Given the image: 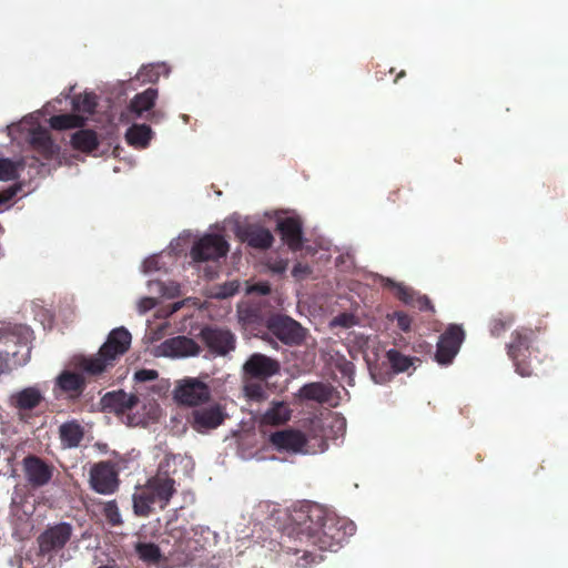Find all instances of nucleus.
<instances>
[{
  "label": "nucleus",
  "instance_id": "1",
  "mask_svg": "<svg viewBox=\"0 0 568 568\" xmlns=\"http://www.w3.org/2000/svg\"><path fill=\"white\" fill-rule=\"evenodd\" d=\"M267 527L280 532V548L286 560L298 568H308L323 560L320 551H337L356 531V525L322 505L302 501L288 510L273 508Z\"/></svg>",
  "mask_w": 568,
  "mask_h": 568
},
{
  "label": "nucleus",
  "instance_id": "2",
  "mask_svg": "<svg viewBox=\"0 0 568 568\" xmlns=\"http://www.w3.org/2000/svg\"><path fill=\"white\" fill-rule=\"evenodd\" d=\"M131 339V334L126 328H114L95 355L77 357L75 366L89 375L101 374L129 349Z\"/></svg>",
  "mask_w": 568,
  "mask_h": 568
},
{
  "label": "nucleus",
  "instance_id": "3",
  "mask_svg": "<svg viewBox=\"0 0 568 568\" xmlns=\"http://www.w3.org/2000/svg\"><path fill=\"white\" fill-rule=\"evenodd\" d=\"M175 491V480L166 475L164 464H161L158 474L148 480L145 488L133 495L134 513L148 515L156 504L164 508Z\"/></svg>",
  "mask_w": 568,
  "mask_h": 568
},
{
  "label": "nucleus",
  "instance_id": "4",
  "mask_svg": "<svg viewBox=\"0 0 568 568\" xmlns=\"http://www.w3.org/2000/svg\"><path fill=\"white\" fill-rule=\"evenodd\" d=\"M270 443L276 450L294 455H313L327 449V443L322 437L310 438L294 428L272 433Z\"/></svg>",
  "mask_w": 568,
  "mask_h": 568
},
{
  "label": "nucleus",
  "instance_id": "5",
  "mask_svg": "<svg viewBox=\"0 0 568 568\" xmlns=\"http://www.w3.org/2000/svg\"><path fill=\"white\" fill-rule=\"evenodd\" d=\"M171 537L174 540L175 550L192 555L206 546L217 542V534L207 526H192L190 528L178 527L171 530Z\"/></svg>",
  "mask_w": 568,
  "mask_h": 568
},
{
  "label": "nucleus",
  "instance_id": "6",
  "mask_svg": "<svg viewBox=\"0 0 568 568\" xmlns=\"http://www.w3.org/2000/svg\"><path fill=\"white\" fill-rule=\"evenodd\" d=\"M169 388L166 381H161L151 387L134 386V393H125L124 390H115L106 393L102 403L105 407L113 409L118 414H123L135 407L142 397L152 394L162 395Z\"/></svg>",
  "mask_w": 568,
  "mask_h": 568
},
{
  "label": "nucleus",
  "instance_id": "7",
  "mask_svg": "<svg viewBox=\"0 0 568 568\" xmlns=\"http://www.w3.org/2000/svg\"><path fill=\"white\" fill-rule=\"evenodd\" d=\"M229 252V243L220 234L206 233L193 242L191 257L194 262L216 263L225 257Z\"/></svg>",
  "mask_w": 568,
  "mask_h": 568
},
{
  "label": "nucleus",
  "instance_id": "8",
  "mask_svg": "<svg viewBox=\"0 0 568 568\" xmlns=\"http://www.w3.org/2000/svg\"><path fill=\"white\" fill-rule=\"evenodd\" d=\"M464 339L465 332L462 326L450 324L437 342L435 361L442 366L450 365L457 356Z\"/></svg>",
  "mask_w": 568,
  "mask_h": 568
},
{
  "label": "nucleus",
  "instance_id": "9",
  "mask_svg": "<svg viewBox=\"0 0 568 568\" xmlns=\"http://www.w3.org/2000/svg\"><path fill=\"white\" fill-rule=\"evenodd\" d=\"M72 534L73 527L69 523L61 521L49 526L37 539L40 554L49 557L57 554L67 545Z\"/></svg>",
  "mask_w": 568,
  "mask_h": 568
},
{
  "label": "nucleus",
  "instance_id": "10",
  "mask_svg": "<svg viewBox=\"0 0 568 568\" xmlns=\"http://www.w3.org/2000/svg\"><path fill=\"white\" fill-rule=\"evenodd\" d=\"M173 397L181 405L196 407L210 399V389L196 378H185L178 383Z\"/></svg>",
  "mask_w": 568,
  "mask_h": 568
},
{
  "label": "nucleus",
  "instance_id": "11",
  "mask_svg": "<svg viewBox=\"0 0 568 568\" xmlns=\"http://www.w3.org/2000/svg\"><path fill=\"white\" fill-rule=\"evenodd\" d=\"M191 232L183 231L176 239L172 240L169 245V251L162 254H152L146 257L142 263V272L145 275L165 271L168 265L172 262L171 253L182 252L191 240Z\"/></svg>",
  "mask_w": 568,
  "mask_h": 568
},
{
  "label": "nucleus",
  "instance_id": "12",
  "mask_svg": "<svg viewBox=\"0 0 568 568\" xmlns=\"http://www.w3.org/2000/svg\"><path fill=\"white\" fill-rule=\"evenodd\" d=\"M199 353L200 346L186 336L169 338L153 348V355L156 357L184 358L196 356Z\"/></svg>",
  "mask_w": 568,
  "mask_h": 568
},
{
  "label": "nucleus",
  "instance_id": "13",
  "mask_svg": "<svg viewBox=\"0 0 568 568\" xmlns=\"http://www.w3.org/2000/svg\"><path fill=\"white\" fill-rule=\"evenodd\" d=\"M90 486L98 494H113L119 486L118 474L113 466L103 462L95 464L90 470Z\"/></svg>",
  "mask_w": 568,
  "mask_h": 568
},
{
  "label": "nucleus",
  "instance_id": "14",
  "mask_svg": "<svg viewBox=\"0 0 568 568\" xmlns=\"http://www.w3.org/2000/svg\"><path fill=\"white\" fill-rule=\"evenodd\" d=\"M201 336L211 353L224 356L235 348V336L229 329L205 327Z\"/></svg>",
  "mask_w": 568,
  "mask_h": 568
},
{
  "label": "nucleus",
  "instance_id": "15",
  "mask_svg": "<svg viewBox=\"0 0 568 568\" xmlns=\"http://www.w3.org/2000/svg\"><path fill=\"white\" fill-rule=\"evenodd\" d=\"M225 414L219 404H210L205 407L196 406L192 413L193 428L205 432L219 427L224 420Z\"/></svg>",
  "mask_w": 568,
  "mask_h": 568
},
{
  "label": "nucleus",
  "instance_id": "16",
  "mask_svg": "<svg viewBox=\"0 0 568 568\" xmlns=\"http://www.w3.org/2000/svg\"><path fill=\"white\" fill-rule=\"evenodd\" d=\"M243 371L251 377L266 379L278 373L280 364L266 355L255 353L245 362Z\"/></svg>",
  "mask_w": 568,
  "mask_h": 568
},
{
  "label": "nucleus",
  "instance_id": "17",
  "mask_svg": "<svg viewBox=\"0 0 568 568\" xmlns=\"http://www.w3.org/2000/svg\"><path fill=\"white\" fill-rule=\"evenodd\" d=\"M23 470L28 483L36 487L47 485L52 477V468L36 456L23 459Z\"/></svg>",
  "mask_w": 568,
  "mask_h": 568
},
{
  "label": "nucleus",
  "instance_id": "18",
  "mask_svg": "<svg viewBox=\"0 0 568 568\" xmlns=\"http://www.w3.org/2000/svg\"><path fill=\"white\" fill-rule=\"evenodd\" d=\"M43 399V392L38 386H29L12 393L9 405L22 414L38 407Z\"/></svg>",
  "mask_w": 568,
  "mask_h": 568
},
{
  "label": "nucleus",
  "instance_id": "19",
  "mask_svg": "<svg viewBox=\"0 0 568 568\" xmlns=\"http://www.w3.org/2000/svg\"><path fill=\"white\" fill-rule=\"evenodd\" d=\"M528 335L529 334L527 331H517L515 334V339L508 345V355L514 362L516 372L524 377L531 375V371L527 369L523 364V359L526 357V353L528 352L529 346Z\"/></svg>",
  "mask_w": 568,
  "mask_h": 568
},
{
  "label": "nucleus",
  "instance_id": "20",
  "mask_svg": "<svg viewBox=\"0 0 568 568\" xmlns=\"http://www.w3.org/2000/svg\"><path fill=\"white\" fill-rule=\"evenodd\" d=\"M277 229L287 245L297 250L302 245V222L298 216L290 215L277 219Z\"/></svg>",
  "mask_w": 568,
  "mask_h": 568
},
{
  "label": "nucleus",
  "instance_id": "21",
  "mask_svg": "<svg viewBox=\"0 0 568 568\" xmlns=\"http://www.w3.org/2000/svg\"><path fill=\"white\" fill-rule=\"evenodd\" d=\"M381 283L383 286L390 288L405 304H416L420 310H433L427 296H418L415 301L414 291L405 286L403 283H397L394 280L384 276H381Z\"/></svg>",
  "mask_w": 568,
  "mask_h": 568
},
{
  "label": "nucleus",
  "instance_id": "22",
  "mask_svg": "<svg viewBox=\"0 0 568 568\" xmlns=\"http://www.w3.org/2000/svg\"><path fill=\"white\" fill-rule=\"evenodd\" d=\"M334 389L324 383H310L302 386L297 396L303 400H313L320 404L332 403Z\"/></svg>",
  "mask_w": 568,
  "mask_h": 568
},
{
  "label": "nucleus",
  "instance_id": "23",
  "mask_svg": "<svg viewBox=\"0 0 568 568\" xmlns=\"http://www.w3.org/2000/svg\"><path fill=\"white\" fill-rule=\"evenodd\" d=\"M27 141L31 148L44 159H50L59 150L58 145L51 139L49 131L41 125L37 130H33L32 135Z\"/></svg>",
  "mask_w": 568,
  "mask_h": 568
},
{
  "label": "nucleus",
  "instance_id": "24",
  "mask_svg": "<svg viewBox=\"0 0 568 568\" xmlns=\"http://www.w3.org/2000/svg\"><path fill=\"white\" fill-rule=\"evenodd\" d=\"M40 114L41 112L37 111L26 115L17 123H11L7 125L6 130L8 132V135L11 136L12 140H19L22 138L28 140L32 135L33 130H37L40 126Z\"/></svg>",
  "mask_w": 568,
  "mask_h": 568
},
{
  "label": "nucleus",
  "instance_id": "25",
  "mask_svg": "<svg viewBox=\"0 0 568 568\" xmlns=\"http://www.w3.org/2000/svg\"><path fill=\"white\" fill-rule=\"evenodd\" d=\"M273 331L277 337L286 344L298 343L303 338L301 325L288 317L278 318L273 324Z\"/></svg>",
  "mask_w": 568,
  "mask_h": 568
},
{
  "label": "nucleus",
  "instance_id": "26",
  "mask_svg": "<svg viewBox=\"0 0 568 568\" xmlns=\"http://www.w3.org/2000/svg\"><path fill=\"white\" fill-rule=\"evenodd\" d=\"M158 99V90L149 88L141 93L135 94L130 101L128 111L134 115L135 119L144 118L146 112H150Z\"/></svg>",
  "mask_w": 568,
  "mask_h": 568
},
{
  "label": "nucleus",
  "instance_id": "27",
  "mask_svg": "<svg viewBox=\"0 0 568 568\" xmlns=\"http://www.w3.org/2000/svg\"><path fill=\"white\" fill-rule=\"evenodd\" d=\"M84 429L75 419L68 420L60 425L59 437L63 448H77L82 442Z\"/></svg>",
  "mask_w": 568,
  "mask_h": 568
},
{
  "label": "nucleus",
  "instance_id": "28",
  "mask_svg": "<svg viewBox=\"0 0 568 568\" xmlns=\"http://www.w3.org/2000/svg\"><path fill=\"white\" fill-rule=\"evenodd\" d=\"M153 138V131L148 124H133L125 132L126 142L135 149H145Z\"/></svg>",
  "mask_w": 568,
  "mask_h": 568
},
{
  "label": "nucleus",
  "instance_id": "29",
  "mask_svg": "<svg viewBox=\"0 0 568 568\" xmlns=\"http://www.w3.org/2000/svg\"><path fill=\"white\" fill-rule=\"evenodd\" d=\"M292 410L284 402H272L271 406L262 415L261 423L264 425H280L286 423Z\"/></svg>",
  "mask_w": 568,
  "mask_h": 568
},
{
  "label": "nucleus",
  "instance_id": "30",
  "mask_svg": "<svg viewBox=\"0 0 568 568\" xmlns=\"http://www.w3.org/2000/svg\"><path fill=\"white\" fill-rule=\"evenodd\" d=\"M57 385L63 392L80 394L84 387V378L81 374L65 371L57 377Z\"/></svg>",
  "mask_w": 568,
  "mask_h": 568
},
{
  "label": "nucleus",
  "instance_id": "31",
  "mask_svg": "<svg viewBox=\"0 0 568 568\" xmlns=\"http://www.w3.org/2000/svg\"><path fill=\"white\" fill-rule=\"evenodd\" d=\"M386 357L395 374L407 372L418 361L417 357L404 355L395 348L388 349Z\"/></svg>",
  "mask_w": 568,
  "mask_h": 568
},
{
  "label": "nucleus",
  "instance_id": "32",
  "mask_svg": "<svg viewBox=\"0 0 568 568\" xmlns=\"http://www.w3.org/2000/svg\"><path fill=\"white\" fill-rule=\"evenodd\" d=\"M134 550L139 559L148 565H156L162 558L159 546L153 542L138 541L134 545Z\"/></svg>",
  "mask_w": 568,
  "mask_h": 568
},
{
  "label": "nucleus",
  "instance_id": "33",
  "mask_svg": "<svg viewBox=\"0 0 568 568\" xmlns=\"http://www.w3.org/2000/svg\"><path fill=\"white\" fill-rule=\"evenodd\" d=\"M87 116L79 114H60L51 116L49 123L53 130H68L80 128L84 124Z\"/></svg>",
  "mask_w": 568,
  "mask_h": 568
},
{
  "label": "nucleus",
  "instance_id": "34",
  "mask_svg": "<svg viewBox=\"0 0 568 568\" xmlns=\"http://www.w3.org/2000/svg\"><path fill=\"white\" fill-rule=\"evenodd\" d=\"M72 145L83 152H91L98 146V138L92 130H80L71 138Z\"/></svg>",
  "mask_w": 568,
  "mask_h": 568
},
{
  "label": "nucleus",
  "instance_id": "35",
  "mask_svg": "<svg viewBox=\"0 0 568 568\" xmlns=\"http://www.w3.org/2000/svg\"><path fill=\"white\" fill-rule=\"evenodd\" d=\"M169 68L165 63H151L148 65H143L139 72L136 73V78L139 81L143 83H153L156 82L161 75H168Z\"/></svg>",
  "mask_w": 568,
  "mask_h": 568
},
{
  "label": "nucleus",
  "instance_id": "36",
  "mask_svg": "<svg viewBox=\"0 0 568 568\" xmlns=\"http://www.w3.org/2000/svg\"><path fill=\"white\" fill-rule=\"evenodd\" d=\"M97 97L92 93H84L78 97H74L72 100V109L75 114L90 115L94 112L97 106Z\"/></svg>",
  "mask_w": 568,
  "mask_h": 568
},
{
  "label": "nucleus",
  "instance_id": "37",
  "mask_svg": "<svg viewBox=\"0 0 568 568\" xmlns=\"http://www.w3.org/2000/svg\"><path fill=\"white\" fill-rule=\"evenodd\" d=\"M148 290L152 294L158 293L166 298H173L180 294V285L175 282L162 283L160 281H149Z\"/></svg>",
  "mask_w": 568,
  "mask_h": 568
},
{
  "label": "nucleus",
  "instance_id": "38",
  "mask_svg": "<svg viewBox=\"0 0 568 568\" xmlns=\"http://www.w3.org/2000/svg\"><path fill=\"white\" fill-rule=\"evenodd\" d=\"M247 243L252 247L267 248L273 243V235L266 229H256L248 233Z\"/></svg>",
  "mask_w": 568,
  "mask_h": 568
},
{
  "label": "nucleus",
  "instance_id": "39",
  "mask_svg": "<svg viewBox=\"0 0 568 568\" xmlns=\"http://www.w3.org/2000/svg\"><path fill=\"white\" fill-rule=\"evenodd\" d=\"M21 161L0 159V181H10L17 178Z\"/></svg>",
  "mask_w": 568,
  "mask_h": 568
},
{
  "label": "nucleus",
  "instance_id": "40",
  "mask_svg": "<svg viewBox=\"0 0 568 568\" xmlns=\"http://www.w3.org/2000/svg\"><path fill=\"white\" fill-rule=\"evenodd\" d=\"M245 396L250 400L261 402L266 397V390L264 386L258 382H246L243 387Z\"/></svg>",
  "mask_w": 568,
  "mask_h": 568
},
{
  "label": "nucleus",
  "instance_id": "41",
  "mask_svg": "<svg viewBox=\"0 0 568 568\" xmlns=\"http://www.w3.org/2000/svg\"><path fill=\"white\" fill-rule=\"evenodd\" d=\"M103 514L109 524H111L112 526H118L122 524V516L114 500L105 503Z\"/></svg>",
  "mask_w": 568,
  "mask_h": 568
},
{
  "label": "nucleus",
  "instance_id": "42",
  "mask_svg": "<svg viewBox=\"0 0 568 568\" xmlns=\"http://www.w3.org/2000/svg\"><path fill=\"white\" fill-rule=\"evenodd\" d=\"M158 372L155 369H140L136 371L133 375V381L135 382V386H142V384L146 382H154L158 379Z\"/></svg>",
  "mask_w": 568,
  "mask_h": 568
},
{
  "label": "nucleus",
  "instance_id": "43",
  "mask_svg": "<svg viewBox=\"0 0 568 568\" xmlns=\"http://www.w3.org/2000/svg\"><path fill=\"white\" fill-rule=\"evenodd\" d=\"M239 288L240 283L236 280H233L224 283L223 285H220L215 292V296L217 298H226L237 293Z\"/></svg>",
  "mask_w": 568,
  "mask_h": 568
},
{
  "label": "nucleus",
  "instance_id": "44",
  "mask_svg": "<svg viewBox=\"0 0 568 568\" xmlns=\"http://www.w3.org/2000/svg\"><path fill=\"white\" fill-rule=\"evenodd\" d=\"M357 321L356 317L353 314L349 313H342L335 316L331 321V326H339L344 328H349L354 325H356Z\"/></svg>",
  "mask_w": 568,
  "mask_h": 568
},
{
  "label": "nucleus",
  "instance_id": "45",
  "mask_svg": "<svg viewBox=\"0 0 568 568\" xmlns=\"http://www.w3.org/2000/svg\"><path fill=\"white\" fill-rule=\"evenodd\" d=\"M387 318L388 320H396L398 327L403 332H408L410 329L412 321L408 317V315H406L403 312H394L393 314H388Z\"/></svg>",
  "mask_w": 568,
  "mask_h": 568
},
{
  "label": "nucleus",
  "instance_id": "46",
  "mask_svg": "<svg viewBox=\"0 0 568 568\" xmlns=\"http://www.w3.org/2000/svg\"><path fill=\"white\" fill-rule=\"evenodd\" d=\"M158 304V301L155 297L153 296H144V297H141L138 302H136V310L139 312V314H145L146 312L151 311L152 308H154Z\"/></svg>",
  "mask_w": 568,
  "mask_h": 568
},
{
  "label": "nucleus",
  "instance_id": "47",
  "mask_svg": "<svg viewBox=\"0 0 568 568\" xmlns=\"http://www.w3.org/2000/svg\"><path fill=\"white\" fill-rule=\"evenodd\" d=\"M336 366L343 376L348 377L349 379L353 378L354 373H355V366L352 362H349L345 358H342L337 362Z\"/></svg>",
  "mask_w": 568,
  "mask_h": 568
},
{
  "label": "nucleus",
  "instance_id": "48",
  "mask_svg": "<svg viewBox=\"0 0 568 568\" xmlns=\"http://www.w3.org/2000/svg\"><path fill=\"white\" fill-rule=\"evenodd\" d=\"M13 365L10 354L7 352H0V375L9 372Z\"/></svg>",
  "mask_w": 568,
  "mask_h": 568
},
{
  "label": "nucleus",
  "instance_id": "49",
  "mask_svg": "<svg viewBox=\"0 0 568 568\" xmlns=\"http://www.w3.org/2000/svg\"><path fill=\"white\" fill-rule=\"evenodd\" d=\"M17 187L11 186L6 191L0 192V212L2 211L3 206H6L7 203L17 194Z\"/></svg>",
  "mask_w": 568,
  "mask_h": 568
},
{
  "label": "nucleus",
  "instance_id": "50",
  "mask_svg": "<svg viewBox=\"0 0 568 568\" xmlns=\"http://www.w3.org/2000/svg\"><path fill=\"white\" fill-rule=\"evenodd\" d=\"M270 291L271 288L267 283H258L246 287L247 294L257 293L260 295H266L270 293Z\"/></svg>",
  "mask_w": 568,
  "mask_h": 568
},
{
  "label": "nucleus",
  "instance_id": "51",
  "mask_svg": "<svg viewBox=\"0 0 568 568\" xmlns=\"http://www.w3.org/2000/svg\"><path fill=\"white\" fill-rule=\"evenodd\" d=\"M273 273L282 274L287 270V262L284 260H276L268 265Z\"/></svg>",
  "mask_w": 568,
  "mask_h": 568
},
{
  "label": "nucleus",
  "instance_id": "52",
  "mask_svg": "<svg viewBox=\"0 0 568 568\" xmlns=\"http://www.w3.org/2000/svg\"><path fill=\"white\" fill-rule=\"evenodd\" d=\"M169 326L168 323H164L162 324L158 329H151L148 334V338L151 341V342H155V341H159L162 336H163V332L164 329H166V327Z\"/></svg>",
  "mask_w": 568,
  "mask_h": 568
},
{
  "label": "nucleus",
  "instance_id": "53",
  "mask_svg": "<svg viewBox=\"0 0 568 568\" xmlns=\"http://www.w3.org/2000/svg\"><path fill=\"white\" fill-rule=\"evenodd\" d=\"M508 323L503 320H494L491 323V333L498 335L501 331L507 327Z\"/></svg>",
  "mask_w": 568,
  "mask_h": 568
},
{
  "label": "nucleus",
  "instance_id": "54",
  "mask_svg": "<svg viewBox=\"0 0 568 568\" xmlns=\"http://www.w3.org/2000/svg\"><path fill=\"white\" fill-rule=\"evenodd\" d=\"M307 272V267L302 265V264H296L293 270H292V274L293 276L295 277H301L303 274H305Z\"/></svg>",
  "mask_w": 568,
  "mask_h": 568
},
{
  "label": "nucleus",
  "instance_id": "55",
  "mask_svg": "<svg viewBox=\"0 0 568 568\" xmlns=\"http://www.w3.org/2000/svg\"><path fill=\"white\" fill-rule=\"evenodd\" d=\"M189 300H184V301H180V302H175L174 304H172L171 308L169 312L165 313V315H171L175 312H178Z\"/></svg>",
  "mask_w": 568,
  "mask_h": 568
},
{
  "label": "nucleus",
  "instance_id": "56",
  "mask_svg": "<svg viewBox=\"0 0 568 568\" xmlns=\"http://www.w3.org/2000/svg\"><path fill=\"white\" fill-rule=\"evenodd\" d=\"M239 318L242 322H251V315L247 311L240 308L239 310Z\"/></svg>",
  "mask_w": 568,
  "mask_h": 568
},
{
  "label": "nucleus",
  "instance_id": "57",
  "mask_svg": "<svg viewBox=\"0 0 568 568\" xmlns=\"http://www.w3.org/2000/svg\"><path fill=\"white\" fill-rule=\"evenodd\" d=\"M205 275L207 277H214L216 275V270L213 267H209L207 270H205Z\"/></svg>",
  "mask_w": 568,
  "mask_h": 568
},
{
  "label": "nucleus",
  "instance_id": "58",
  "mask_svg": "<svg viewBox=\"0 0 568 568\" xmlns=\"http://www.w3.org/2000/svg\"><path fill=\"white\" fill-rule=\"evenodd\" d=\"M176 459H178V457H176V456H166V457H165V460H164V464H165V466H170V463H171V462H172V463H175V460H176Z\"/></svg>",
  "mask_w": 568,
  "mask_h": 568
},
{
  "label": "nucleus",
  "instance_id": "59",
  "mask_svg": "<svg viewBox=\"0 0 568 568\" xmlns=\"http://www.w3.org/2000/svg\"><path fill=\"white\" fill-rule=\"evenodd\" d=\"M258 508H260V509H268V508H270V505H267V504H261V505L258 506Z\"/></svg>",
  "mask_w": 568,
  "mask_h": 568
},
{
  "label": "nucleus",
  "instance_id": "60",
  "mask_svg": "<svg viewBox=\"0 0 568 568\" xmlns=\"http://www.w3.org/2000/svg\"><path fill=\"white\" fill-rule=\"evenodd\" d=\"M337 423L339 424V428H344V426H345L344 419H338Z\"/></svg>",
  "mask_w": 568,
  "mask_h": 568
},
{
  "label": "nucleus",
  "instance_id": "61",
  "mask_svg": "<svg viewBox=\"0 0 568 568\" xmlns=\"http://www.w3.org/2000/svg\"><path fill=\"white\" fill-rule=\"evenodd\" d=\"M371 376H372V378L374 379L375 383H377V384L381 383V381H378L376 378V376H375V374L373 372H371Z\"/></svg>",
  "mask_w": 568,
  "mask_h": 568
},
{
  "label": "nucleus",
  "instance_id": "62",
  "mask_svg": "<svg viewBox=\"0 0 568 568\" xmlns=\"http://www.w3.org/2000/svg\"><path fill=\"white\" fill-rule=\"evenodd\" d=\"M98 568H113V567L105 565V566H100Z\"/></svg>",
  "mask_w": 568,
  "mask_h": 568
}]
</instances>
